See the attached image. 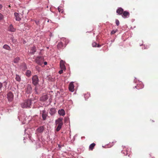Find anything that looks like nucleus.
<instances>
[{"label":"nucleus","instance_id":"9b49d317","mask_svg":"<svg viewBox=\"0 0 158 158\" xmlns=\"http://www.w3.org/2000/svg\"><path fill=\"white\" fill-rule=\"evenodd\" d=\"M47 116V114L46 111L45 110L42 111V117L43 120H44L46 119Z\"/></svg>","mask_w":158,"mask_h":158},{"label":"nucleus","instance_id":"cd10ccee","mask_svg":"<svg viewBox=\"0 0 158 158\" xmlns=\"http://www.w3.org/2000/svg\"><path fill=\"white\" fill-rule=\"evenodd\" d=\"M117 30H112L111 32V34H113L117 32Z\"/></svg>","mask_w":158,"mask_h":158},{"label":"nucleus","instance_id":"f3484780","mask_svg":"<svg viewBox=\"0 0 158 158\" xmlns=\"http://www.w3.org/2000/svg\"><path fill=\"white\" fill-rule=\"evenodd\" d=\"M8 30L9 31H10L11 32H15V29L13 27V26L11 24H10V26L8 28Z\"/></svg>","mask_w":158,"mask_h":158},{"label":"nucleus","instance_id":"c9c22d12","mask_svg":"<svg viewBox=\"0 0 158 158\" xmlns=\"http://www.w3.org/2000/svg\"><path fill=\"white\" fill-rule=\"evenodd\" d=\"M97 47H98V48H99L100 47H101V45H99V44H97Z\"/></svg>","mask_w":158,"mask_h":158},{"label":"nucleus","instance_id":"58836bf2","mask_svg":"<svg viewBox=\"0 0 158 158\" xmlns=\"http://www.w3.org/2000/svg\"><path fill=\"white\" fill-rule=\"evenodd\" d=\"M135 88H136L137 89H138V88H137V86H135Z\"/></svg>","mask_w":158,"mask_h":158},{"label":"nucleus","instance_id":"2eb2a0df","mask_svg":"<svg viewBox=\"0 0 158 158\" xmlns=\"http://www.w3.org/2000/svg\"><path fill=\"white\" fill-rule=\"evenodd\" d=\"M14 15L15 17V19L16 20L19 21L21 20L20 15L18 13L15 12L14 13Z\"/></svg>","mask_w":158,"mask_h":158},{"label":"nucleus","instance_id":"423d86ee","mask_svg":"<svg viewBox=\"0 0 158 158\" xmlns=\"http://www.w3.org/2000/svg\"><path fill=\"white\" fill-rule=\"evenodd\" d=\"M13 94L11 92H9L8 93L7 95V98L9 102H11L13 100Z\"/></svg>","mask_w":158,"mask_h":158},{"label":"nucleus","instance_id":"473e14b6","mask_svg":"<svg viewBox=\"0 0 158 158\" xmlns=\"http://www.w3.org/2000/svg\"><path fill=\"white\" fill-rule=\"evenodd\" d=\"M39 21H35V23H36V24H37V25H38L39 23Z\"/></svg>","mask_w":158,"mask_h":158},{"label":"nucleus","instance_id":"b1692460","mask_svg":"<svg viewBox=\"0 0 158 158\" xmlns=\"http://www.w3.org/2000/svg\"><path fill=\"white\" fill-rule=\"evenodd\" d=\"M15 79L17 81H19L20 80V77L19 75H16Z\"/></svg>","mask_w":158,"mask_h":158},{"label":"nucleus","instance_id":"e433bc0d","mask_svg":"<svg viewBox=\"0 0 158 158\" xmlns=\"http://www.w3.org/2000/svg\"><path fill=\"white\" fill-rule=\"evenodd\" d=\"M44 65H46L47 64V62L45 61V62H44Z\"/></svg>","mask_w":158,"mask_h":158},{"label":"nucleus","instance_id":"4be33fe9","mask_svg":"<svg viewBox=\"0 0 158 158\" xmlns=\"http://www.w3.org/2000/svg\"><path fill=\"white\" fill-rule=\"evenodd\" d=\"M63 44L61 42H60L58 43L57 47L58 49L61 48L63 47Z\"/></svg>","mask_w":158,"mask_h":158},{"label":"nucleus","instance_id":"7c9ffc66","mask_svg":"<svg viewBox=\"0 0 158 158\" xmlns=\"http://www.w3.org/2000/svg\"><path fill=\"white\" fill-rule=\"evenodd\" d=\"M3 18V15L0 13V20L2 19Z\"/></svg>","mask_w":158,"mask_h":158},{"label":"nucleus","instance_id":"7ed1b4c3","mask_svg":"<svg viewBox=\"0 0 158 158\" xmlns=\"http://www.w3.org/2000/svg\"><path fill=\"white\" fill-rule=\"evenodd\" d=\"M32 84L34 85H36L39 83V79L36 75L33 76L32 78Z\"/></svg>","mask_w":158,"mask_h":158},{"label":"nucleus","instance_id":"bb28decb","mask_svg":"<svg viewBox=\"0 0 158 158\" xmlns=\"http://www.w3.org/2000/svg\"><path fill=\"white\" fill-rule=\"evenodd\" d=\"M92 45L93 47H96L97 45V44L95 42H94L92 44Z\"/></svg>","mask_w":158,"mask_h":158},{"label":"nucleus","instance_id":"0eeeda50","mask_svg":"<svg viewBox=\"0 0 158 158\" xmlns=\"http://www.w3.org/2000/svg\"><path fill=\"white\" fill-rule=\"evenodd\" d=\"M69 90L71 91V92H73L74 90V86L73 85V82H71L69 85Z\"/></svg>","mask_w":158,"mask_h":158},{"label":"nucleus","instance_id":"20e7f679","mask_svg":"<svg viewBox=\"0 0 158 158\" xmlns=\"http://www.w3.org/2000/svg\"><path fill=\"white\" fill-rule=\"evenodd\" d=\"M44 61V58L41 56H38L35 60V62L40 65H41Z\"/></svg>","mask_w":158,"mask_h":158},{"label":"nucleus","instance_id":"ddd939ff","mask_svg":"<svg viewBox=\"0 0 158 158\" xmlns=\"http://www.w3.org/2000/svg\"><path fill=\"white\" fill-rule=\"evenodd\" d=\"M58 114L60 115L64 116L65 115V112L64 109L59 110L58 111Z\"/></svg>","mask_w":158,"mask_h":158},{"label":"nucleus","instance_id":"412c9836","mask_svg":"<svg viewBox=\"0 0 158 158\" xmlns=\"http://www.w3.org/2000/svg\"><path fill=\"white\" fill-rule=\"evenodd\" d=\"M26 75L28 77H29L31 76V71L29 70H27L26 71Z\"/></svg>","mask_w":158,"mask_h":158},{"label":"nucleus","instance_id":"39448f33","mask_svg":"<svg viewBox=\"0 0 158 158\" xmlns=\"http://www.w3.org/2000/svg\"><path fill=\"white\" fill-rule=\"evenodd\" d=\"M32 90L31 86L30 85L28 84L25 89V92L28 94L31 93L32 92Z\"/></svg>","mask_w":158,"mask_h":158},{"label":"nucleus","instance_id":"393cba45","mask_svg":"<svg viewBox=\"0 0 158 158\" xmlns=\"http://www.w3.org/2000/svg\"><path fill=\"white\" fill-rule=\"evenodd\" d=\"M90 94H89L87 93L86 94H85V98L86 99L88 98L89 97H90Z\"/></svg>","mask_w":158,"mask_h":158},{"label":"nucleus","instance_id":"ea45409f","mask_svg":"<svg viewBox=\"0 0 158 158\" xmlns=\"http://www.w3.org/2000/svg\"><path fill=\"white\" fill-rule=\"evenodd\" d=\"M9 8H10V7H11V6H10V5H9Z\"/></svg>","mask_w":158,"mask_h":158},{"label":"nucleus","instance_id":"a211bd4d","mask_svg":"<svg viewBox=\"0 0 158 158\" xmlns=\"http://www.w3.org/2000/svg\"><path fill=\"white\" fill-rule=\"evenodd\" d=\"M3 48L8 51L11 50L10 47L7 44H5L3 46Z\"/></svg>","mask_w":158,"mask_h":158},{"label":"nucleus","instance_id":"f704fd0d","mask_svg":"<svg viewBox=\"0 0 158 158\" xmlns=\"http://www.w3.org/2000/svg\"><path fill=\"white\" fill-rule=\"evenodd\" d=\"M2 7V5L0 4V10L1 9Z\"/></svg>","mask_w":158,"mask_h":158},{"label":"nucleus","instance_id":"72a5a7b5","mask_svg":"<svg viewBox=\"0 0 158 158\" xmlns=\"http://www.w3.org/2000/svg\"><path fill=\"white\" fill-rule=\"evenodd\" d=\"M2 84L0 82V89L2 88Z\"/></svg>","mask_w":158,"mask_h":158},{"label":"nucleus","instance_id":"4c0bfd02","mask_svg":"<svg viewBox=\"0 0 158 158\" xmlns=\"http://www.w3.org/2000/svg\"><path fill=\"white\" fill-rule=\"evenodd\" d=\"M4 83H5V85H6V84H7V82H6V81L4 82Z\"/></svg>","mask_w":158,"mask_h":158},{"label":"nucleus","instance_id":"c756f323","mask_svg":"<svg viewBox=\"0 0 158 158\" xmlns=\"http://www.w3.org/2000/svg\"><path fill=\"white\" fill-rule=\"evenodd\" d=\"M58 10L59 12H60L61 11V13H63V11L60 8L58 7Z\"/></svg>","mask_w":158,"mask_h":158},{"label":"nucleus","instance_id":"f8f14e48","mask_svg":"<svg viewBox=\"0 0 158 158\" xmlns=\"http://www.w3.org/2000/svg\"><path fill=\"white\" fill-rule=\"evenodd\" d=\"M60 67L61 69H65V67L64 64V61L63 60H61L60 62Z\"/></svg>","mask_w":158,"mask_h":158},{"label":"nucleus","instance_id":"9d476101","mask_svg":"<svg viewBox=\"0 0 158 158\" xmlns=\"http://www.w3.org/2000/svg\"><path fill=\"white\" fill-rule=\"evenodd\" d=\"M48 98V95H45L41 97L40 98V100L42 102H44L47 100Z\"/></svg>","mask_w":158,"mask_h":158},{"label":"nucleus","instance_id":"a878e982","mask_svg":"<svg viewBox=\"0 0 158 158\" xmlns=\"http://www.w3.org/2000/svg\"><path fill=\"white\" fill-rule=\"evenodd\" d=\"M38 86H36H36L35 87L34 90H35V92L36 94H38Z\"/></svg>","mask_w":158,"mask_h":158},{"label":"nucleus","instance_id":"f03ea898","mask_svg":"<svg viewBox=\"0 0 158 158\" xmlns=\"http://www.w3.org/2000/svg\"><path fill=\"white\" fill-rule=\"evenodd\" d=\"M32 100L27 99L24 101L21 104V107L23 108H31V106L32 104Z\"/></svg>","mask_w":158,"mask_h":158},{"label":"nucleus","instance_id":"dca6fc26","mask_svg":"<svg viewBox=\"0 0 158 158\" xmlns=\"http://www.w3.org/2000/svg\"><path fill=\"white\" fill-rule=\"evenodd\" d=\"M56 112V110L54 108H51L49 111V113L51 115H54Z\"/></svg>","mask_w":158,"mask_h":158},{"label":"nucleus","instance_id":"c85d7f7f","mask_svg":"<svg viewBox=\"0 0 158 158\" xmlns=\"http://www.w3.org/2000/svg\"><path fill=\"white\" fill-rule=\"evenodd\" d=\"M116 24L117 26H118L119 24V21L118 19H116L115 21Z\"/></svg>","mask_w":158,"mask_h":158},{"label":"nucleus","instance_id":"f257e3e1","mask_svg":"<svg viewBox=\"0 0 158 158\" xmlns=\"http://www.w3.org/2000/svg\"><path fill=\"white\" fill-rule=\"evenodd\" d=\"M63 119L62 118H59L56 120L55 123L57 127L56 129V131H59L62 128V127L63 124Z\"/></svg>","mask_w":158,"mask_h":158},{"label":"nucleus","instance_id":"6ab92c4d","mask_svg":"<svg viewBox=\"0 0 158 158\" xmlns=\"http://www.w3.org/2000/svg\"><path fill=\"white\" fill-rule=\"evenodd\" d=\"M44 130V127L42 126L40 127L37 129V131H38V132L40 133L43 132Z\"/></svg>","mask_w":158,"mask_h":158},{"label":"nucleus","instance_id":"aec40b11","mask_svg":"<svg viewBox=\"0 0 158 158\" xmlns=\"http://www.w3.org/2000/svg\"><path fill=\"white\" fill-rule=\"evenodd\" d=\"M95 146V144L94 143H93L91 144L89 148V150H92L94 149V147Z\"/></svg>","mask_w":158,"mask_h":158},{"label":"nucleus","instance_id":"1a4fd4ad","mask_svg":"<svg viewBox=\"0 0 158 158\" xmlns=\"http://www.w3.org/2000/svg\"><path fill=\"white\" fill-rule=\"evenodd\" d=\"M123 11V9L121 7L118 8L116 10V13L119 15H122Z\"/></svg>","mask_w":158,"mask_h":158},{"label":"nucleus","instance_id":"2f4dec72","mask_svg":"<svg viewBox=\"0 0 158 158\" xmlns=\"http://www.w3.org/2000/svg\"><path fill=\"white\" fill-rule=\"evenodd\" d=\"M63 69H62L60 71H59V73L60 74H61L62 73H63Z\"/></svg>","mask_w":158,"mask_h":158},{"label":"nucleus","instance_id":"4468645a","mask_svg":"<svg viewBox=\"0 0 158 158\" xmlns=\"http://www.w3.org/2000/svg\"><path fill=\"white\" fill-rule=\"evenodd\" d=\"M36 51V48L35 46H33L31 48V50L30 52V53L31 54H34Z\"/></svg>","mask_w":158,"mask_h":158},{"label":"nucleus","instance_id":"6e6552de","mask_svg":"<svg viewBox=\"0 0 158 158\" xmlns=\"http://www.w3.org/2000/svg\"><path fill=\"white\" fill-rule=\"evenodd\" d=\"M129 13L127 11H124L122 15V17L125 18L129 17Z\"/></svg>","mask_w":158,"mask_h":158},{"label":"nucleus","instance_id":"5701e85b","mask_svg":"<svg viewBox=\"0 0 158 158\" xmlns=\"http://www.w3.org/2000/svg\"><path fill=\"white\" fill-rule=\"evenodd\" d=\"M19 58L18 57H17L15 58V59L14 60V62L15 63H18L19 60Z\"/></svg>","mask_w":158,"mask_h":158}]
</instances>
